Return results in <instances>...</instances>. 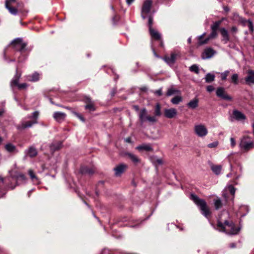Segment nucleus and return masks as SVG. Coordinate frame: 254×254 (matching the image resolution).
<instances>
[{"label":"nucleus","instance_id":"obj_22","mask_svg":"<svg viewBox=\"0 0 254 254\" xmlns=\"http://www.w3.org/2000/svg\"><path fill=\"white\" fill-rule=\"evenodd\" d=\"M21 73H18L17 72V69H16V73H15L14 76L13 77V79H12L11 83H10L11 86H15V85L18 86V85L19 84H18L19 80L21 77Z\"/></svg>","mask_w":254,"mask_h":254},{"label":"nucleus","instance_id":"obj_64","mask_svg":"<svg viewBox=\"0 0 254 254\" xmlns=\"http://www.w3.org/2000/svg\"><path fill=\"white\" fill-rule=\"evenodd\" d=\"M252 127L253 128V132H254V124H253Z\"/></svg>","mask_w":254,"mask_h":254},{"label":"nucleus","instance_id":"obj_32","mask_svg":"<svg viewBox=\"0 0 254 254\" xmlns=\"http://www.w3.org/2000/svg\"><path fill=\"white\" fill-rule=\"evenodd\" d=\"M183 101V98L181 96L178 95L173 98L171 102L173 104L178 105Z\"/></svg>","mask_w":254,"mask_h":254},{"label":"nucleus","instance_id":"obj_13","mask_svg":"<svg viewBox=\"0 0 254 254\" xmlns=\"http://www.w3.org/2000/svg\"><path fill=\"white\" fill-rule=\"evenodd\" d=\"M127 166L125 164H121L114 168L116 176H120L127 169Z\"/></svg>","mask_w":254,"mask_h":254},{"label":"nucleus","instance_id":"obj_57","mask_svg":"<svg viewBox=\"0 0 254 254\" xmlns=\"http://www.w3.org/2000/svg\"><path fill=\"white\" fill-rule=\"evenodd\" d=\"M230 248H235V247H236L235 244H234V243H232V244H230Z\"/></svg>","mask_w":254,"mask_h":254},{"label":"nucleus","instance_id":"obj_59","mask_svg":"<svg viewBox=\"0 0 254 254\" xmlns=\"http://www.w3.org/2000/svg\"><path fill=\"white\" fill-rule=\"evenodd\" d=\"M126 141L127 142H130L131 139H130V138H127L126 139Z\"/></svg>","mask_w":254,"mask_h":254},{"label":"nucleus","instance_id":"obj_31","mask_svg":"<svg viewBox=\"0 0 254 254\" xmlns=\"http://www.w3.org/2000/svg\"><path fill=\"white\" fill-rule=\"evenodd\" d=\"M62 146V142H57L54 143H52L50 145V149L53 151H55L60 149Z\"/></svg>","mask_w":254,"mask_h":254},{"label":"nucleus","instance_id":"obj_8","mask_svg":"<svg viewBox=\"0 0 254 254\" xmlns=\"http://www.w3.org/2000/svg\"><path fill=\"white\" fill-rule=\"evenodd\" d=\"M216 94L218 97L223 100L227 101L232 100V97L227 94L225 88L223 87H218L216 91Z\"/></svg>","mask_w":254,"mask_h":254},{"label":"nucleus","instance_id":"obj_44","mask_svg":"<svg viewBox=\"0 0 254 254\" xmlns=\"http://www.w3.org/2000/svg\"><path fill=\"white\" fill-rule=\"evenodd\" d=\"M39 116V112L38 111H35L32 113V117L28 116L27 117V118L30 119L31 118H32L33 119V120H36L37 121V119Z\"/></svg>","mask_w":254,"mask_h":254},{"label":"nucleus","instance_id":"obj_55","mask_svg":"<svg viewBox=\"0 0 254 254\" xmlns=\"http://www.w3.org/2000/svg\"><path fill=\"white\" fill-rule=\"evenodd\" d=\"M231 31L233 32L236 33L237 31V28L236 27H235V26H233L231 28Z\"/></svg>","mask_w":254,"mask_h":254},{"label":"nucleus","instance_id":"obj_3","mask_svg":"<svg viewBox=\"0 0 254 254\" xmlns=\"http://www.w3.org/2000/svg\"><path fill=\"white\" fill-rule=\"evenodd\" d=\"M239 146L242 152H247L254 148V140L248 136H244L241 138Z\"/></svg>","mask_w":254,"mask_h":254},{"label":"nucleus","instance_id":"obj_63","mask_svg":"<svg viewBox=\"0 0 254 254\" xmlns=\"http://www.w3.org/2000/svg\"><path fill=\"white\" fill-rule=\"evenodd\" d=\"M188 41L189 43H190L191 42V38H189L188 40Z\"/></svg>","mask_w":254,"mask_h":254},{"label":"nucleus","instance_id":"obj_10","mask_svg":"<svg viewBox=\"0 0 254 254\" xmlns=\"http://www.w3.org/2000/svg\"><path fill=\"white\" fill-rule=\"evenodd\" d=\"M205 34V33H204L202 35H200L199 37L198 43L200 45L207 43L210 39L215 38L217 36V31L212 30V32L210 33V34L209 35V36L207 38H206L204 40H202V39L203 38V37Z\"/></svg>","mask_w":254,"mask_h":254},{"label":"nucleus","instance_id":"obj_52","mask_svg":"<svg viewBox=\"0 0 254 254\" xmlns=\"http://www.w3.org/2000/svg\"><path fill=\"white\" fill-rule=\"evenodd\" d=\"M215 89L214 87L212 85L207 86L206 87V90L208 92H211L214 91Z\"/></svg>","mask_w":254,"mask_h":254},{"label":"nucleus","instance_id":"obj_35","mask_svg":"<svg viewBox=\"0 0 254 254\" xmlns=\"http://www.w3.org/2000/svg\"><path fill=\"white\" fill-rule=\"evenodd\" d=\"M8 4H5V7L7 9L9 12L13 15H16L17 14V9L15 7H12V5L7 6Z\"/></svg>","mask_w":254,"mask_h":254},{"label":"nucleus","instance_id":"obj_4","mask_svg":"<svg viewBox=\"0 0 254 254\" xmlns=\"http://www.w3.org/2000/svg\"><path fill=\"white\" fill-rule=\"evenodd\" d=\"M195 134L199 137L205 136L208 134V130L204 125L200 124L195 125L194 127Z\"/></svg>","mask_w":254,"mask_h":254},{"label":"nucleus","instance_id":"obj_30","mask_svg":"<svg viewBox=\"0 0 254 254\" xmlns=\"http://www.w3.org/2000/svg\"><path fill=\"white\" fill-rule=\"evenodd\" d=\"M81 172L82 174L92 175L94 173L95 171L92 168L84 167L81 168Z\"/></svg>","mask_w":254,"mask_h":254},{"label":"nucleus","instance_id":"obj_21","mask_svg":"<svg viewBox=\"0 0 254 254\" xmlns=\"http://www.w3.org/2000/svg\"><path fill=\"white\" fill-rule=\"evenodd\" d=\"M198 106V99L195 98L190 100L187 106L191 109H194L196 108Z\"/></svg>","mask_w":254,"mask_h":254},{"label":"nucleus","instance_id":"obj_15","mask_svg":"<svg viewBox=\"0 0 254 254\" xmlns=\"http://www.w3.org/2000/svg\"><path fill=\"white\" fill-rule=\"evenodd\" d=\"M177 114V111L175 108L166 109L164 110V116L167 118H173Z\"/></svg>","mask_w":254,"mask_h":254},{"label":"nucleus","instance_id":"obj_34","mask_svg":"<svg viewBox=\"0 0 254 254\" xmlns=\"http://www.w3.org/2000/svg\"><path fill=\"white\" fill-rule=\"evenodd\" d=\"M37 154L36 149L33 147H30L27 151V154L31 157L35 156Z\"/></svg>","mask_w":254,"mask_h":254},{"label":"nucleus","instance_id":"obj_42","mask_svg":"<svg viewBox=\"0 0 254 254\" xmlns=\"http://www.w3.org/2000/svg\"><path fill=\"white\" fill-rule=\"evenodd\" d=\"M190 70L192 71V72H194L196 73H198L199 72V68H198V67L197 65L196 64H193L192 65H191L190 67Z\"/></svg>","mask_w":254,"mask_h":254},{"label":"nucleus","instance_id":"obj_62","mask_svg":"<svg viewBox=\"0 0 254 254\" xmlns=\"http://www.w3.org/2000/svg\"><path fill=\"white\" fill-rule=\"evenodd\" d=\"M2 141H3V139L2 138V137H1L0 136V145L1 144Z\"/></svg>","mask_w":254,"mask_h":254},{"label":"nucleus","instance_id":"obj_37","mask_svg":"<svg viewBox=\"0 0 254 254\" xmlns=\"http://www.w3.org/2000/svg\"><path fill=\"white\" fill-rule=\"evenodd\" d=\"M28 174L31 179V180L35 183H38V179L34 174L33 171L32 170H29L28 171Z\"/></svg>","mask_w":254,"mask_h":254},{"label":"nucleus","instance_id":"obj_7","mask_svg":"<svg viewBox=\"0 0 254 254\" xmlns=\"http://www.w3.org/2000/svg\"><path fill=\"white\" fill-rule=\"evenodd\" d=\"M152 1L151 0H145L144 1L141 9V16L143 19H145L146 15L149 13Z\"/></svg>","mask_w":254,"mask_h":254},{"label":"nucleus","instance_id":"obj_58","mask_svg":"<svg viewBox=\"0 0 254 254\" xmlns=\"http://www.w3.org/2000/svg\"><path fill=\"white\" fill-rule=\"evenodd\" d=\"M139 223H137L136 224H135V225H131L130 226L131 227H133V228L136 227H137L139 225Z\"/></svg>","mask_w":254,"mask_h":254},{"label":"nucleus","instance_id":"obj_27","mask_svg":"<svg viewBox=\"0 0 254 254\" xmlns=\"http://www.w3.org/2000/svg\"><path fill=\"white\" fill-rule=\"evenodd\" d=\"M210 167L213 172L216 175H218L220 174L222 170V166L221 165L211 164Z\"/></svg>","mask_w":254,"mask_h":254},{"label":"nucleus","instance_id":"obj_1","mask_svg":"<svg viewBox=\"0 0 254 254\" xmlns=\"http://www.w3.org/2000/svg\"><path fill=\"white\" fill-rule=\"evenodd\" d=\"M217 226L220 231L225 232L229 235H236L240 231V228H236L232 222L227 220L225 221L224 223L218 222Z\"/></svg>","mask_w":254,"mask_h":254},{"label":"nucleus","instance_id":"obj_18","mask_svg":"<svg viewBox=\"0 0 254 254\" xmlns=\"http://www.w3.org/2000/svg\"><path fill=\"white\" fill-rule=\"evenodd\" d=\"M214 51L211 49L208 48L205 50L202 54L203 59H209L211 58L214 55Z\"/></svg>","mask_w":254,"mask_h":254},{"label":"nucleus","instance_id":"obj_46","mask_svg":"<svg viewBox=\"0 0 254 254\" xmlns=\"http://www.w3.org/2000/svg\"><path fill=\"white\" fill-rule=\"evenodd\" d=\"M218 145V141H214L212 143H209L208 144V147L209 148H215L217 147Z\"/></svg>","mask_w":254,"mask_h":254},{"label":"nucleus","instance_id":"obj_23","mask_svg":"<svg viewBox=\"0 0 254 254\" xmlns=\"http://www.w3.org/2000/svg\"><path fill=\"white\" fill-rule=\"evenodd\" d=\"M136 149L139 151L145 150L147 151H151L153 150L152 147L149 144H143L139 145L136 147Z\"/></svg>","mask_w":254,"mask_h":254},{"label":"nucleus","instance_id":"obj_11","mask_svg":"<svg viewBox=\"0 0 254 254\" xmlns=\"http://www.w3.org/2000/svg\"><path fill=\"white\" fill-rule=\"evenodd\" d=\"M234 19V20H239L240 22L243 24L244 25H246V23H248V27L250 29V30L253 32L254 31V25H253V22L249 20H246V19H245L244 18L240 17L238 14L235 13L234 14V17H233Z\"/></svg>","mask_w":254,"mask_h":254},{"label":"nucleus","instance_id":"obj_41","mask_svg":"<svg viewBox=\"0 0 254 254\" xmlns=\"http://www.w3.org/2000/svg\"><path fill=\"white\" fill-rule=\"evenodd\" d=\"M161 107L159 104L157 103L155 106V115L157 116H160L161 115Z\"/></svg>","mask_w":254,"mask_h":254},{"label":"nucleus","instance_id":"obj_48","mask_svg":"<svg viewBox=\"0 0 254 254\" xmlns=\"http://www.w3.org/2000/svg\"><path fill=\"white\" fill-rule=\"evenodd\" d=\"M152 23H153V18L152 16H150L148 18V23L149 29H150V28H152Z\"/></svg>","mask_w":254,"mask_h":254},{"label":"nucleus","instance_id":"obj_51","mask_svg":"<svg viewBox=\"0 0 254 254\" xmlns=\"http://www.w3.org/2000/svg\"><path fill=\"white\" fill-rule=\"evenodd\" d=\"M16 0H6L5 4H8L7 6L12 5L13 3L15 2Z\"/></svg>","mask_w":254,"mask_h":254},{"label":"nucleus","instance_id":"obj_50","mask_svg":"<svg viewBox=\"0 0 254 254\" xmlns=\"http://www.w3.org/2000/svg\"><path fill=\"white\" fill-rule=\"evenodd\" d=\"M18 88L20 89H26L27 87V84L26 83L19 84L17 86Z\"/></svg>","mask_w":254,"mask_h":254},{"label":"nucleus","instance_id":"obj_26","mask_svg":"<svg viewBox=\"0 0 254 254\" xmlns=\"http://www.w3.org/2000/svg\"><path fill=\"white\" fill-rule=\"evenodd\" d=\"M220 32L223 37V40L225 43H227L230 40L228 31L225 28H222L220 29Z\"/></svg>","mask_w":254,"mask_h":254},{"label":"nucleus","instance_id":"obj_49","mask_svg":"<svg viewBox=\"0 0 254 254\" xmlns=\"http://www.w3.org/2000/svg\"><path fill=\"white\" fill-rule=\"evenodd\" d=\"M231 146L232 147H234L236 146V142L235 139L233 137L230 138Z\"/></svg>","mask_w":254,"mask_h":254},{"label":"nucleus","instance_id":"obj_20","mask_svg":"<svg viewBox=\"0 0 254 254\" xmlns=\"http://www.w3.org/2000/svg\"><path fill=\"white\" fill-rule=\"evenodd\" d=\"M40 75L37 72H35L32 75H28L26 76V80L31 82H36L39 80Z\"/></svg>","mask_w":254,"mask_h":254},{"label":"nucleus","instance_id":"obj_38","mask_svg":"<svg viewBox=\"0 0 254 254\" xmlns=\"http://www.w3.org/2000/svg\"><path fill=\"white\" fill-rule=\"evenodd\" d=\"M222 20L217 21L214 22L212 25H211V30H216L217 31L219 27L220 26V24H221Z\"/></svg>","mask_w":254,"mask_h":254},{"label":"nucleus","instance_id":"obj_53","mask_svg":"<svg viewBox=\"0 0 254 254\" xmlns=\"http://www.w3.org/2000/svg\"><path fill=\"white\" fill-rule=\"evenodd\" d=\"M154 93L157 95V96H161L162 95V89L161 88L158 89V90H156L155 92H154Z\"/></svg>","mask_w":254,"mask_h":254},{"label":"nucleus","instance_id":"obj_24","mask_svg":"<svg viewBox=\"0 0 254 254\" xmlns=\"http://www.w3.org/2000/svg\"><path fill=\"white\" fill-rule=\"evenodd\" d=\"M149 30V33L152 38L155 40H158L161 39V35L160 33L152 28H150Z\"/></svg>","mask_w":254,"mask_h":254},{"label":"nucleus","instance_id":"obj_17","mask_svg":"<svg viewBox=\"0 0 254 254\" xmlns=\"http://www.w3.org/2000/svg\"><path fill=\"white\" fill-rule=\"evenodd\" d=\"M233 115L235 119L237 121H244L246 119V116L238 110L233 111Z\"/></svg>","mask_w":254,"mask_h":254},{"label":"nucleus","instance_id":"obj_2","mask_svg":"<svg viewBox=\"0 0 254 254\" xmlns=\"http://www.w3.org/2000/svg\"><path fill=\"white\" fill-rule=\"evenodd\" d=\"M191 199L199 207L201 213L206 217L208 218L211 214L209 208L207 206L206 201L202 199L199 198L195 194H191Z\"/></svg>","mask_w":254,"mask_h":254},{"label":"nucleus","instance_id":"obj_19","mask_svg":"<svg viewBox=\"0 0 254 254\" xmlns=\"http://www.w3.org/2000/svg\"><path fill=\"white\" fill-rule=\"evenodd\" d=\"M53 117L57 122H61L64 120L65 114L62 112H57L54 114Z\"/></svg>","mask_w":254,"mask_h":254},{"label":"nucleus","instance_id":"obj_6","mask_svg":"<svg viewBox=\"0 0 254 254\" xmlns=\"http://www.w3.org/2000/svg\"><path fill=\"white\" fill-rule=\"evenodd\" d=\"M139 116L140 120L142 123L146 121L151 123H154L157 121L156 118L154 116H146V110L145 109H143L140 111Z\"/></svg>","mask_w":254,"mask_h":254},{"label":"nucleus","instance_id":"obj_40","mask_svg":"<svg viewBox=\"0 0 254 254\" xmlns=\"http://www.w3.org/2000/svg\"><path fill=\"white\" fill-rule=\"evenodd\" d=\"M238 79H239V75L238 74L235 73L232 75L231 77L232 82L234 84H238Z\"/></svg>","mask_w":254,"mask_h":254},{"label":"nucleus","instance_id":"obj_39","mask_svg":"<svg viewBox=\"0 0 254 254\" xmlns=\"http://www.w3.org/2000/svg\"><path fill=\"white\" fill-rule=\"evenodd\" d=\"M214 205L216 209H218L222 207V203L220 199H217L214 200Z\"/></svg>","mask_w":254,"mask_h":254},{"label":"nucleus","instance_id":"obj_28","mask_svg":"<svg viewBox=\"0 0 254 254\" xmlns=\"http://www.w3.org/2000/svg\"><path fill=\"white\" fill-rule=\"evenodd\" d=\"M5 150L10 153L16 152L17 149L15 145L12 143H7L5 145Z\"/></svg>","mask_w":254,"mask_h":254},{"label":"nucleus","instance_id":"obj_43","mask_svg":"<svg viewBox=\"0 0 254 254\" xmlns=\"http://www.w3.org/2000/svg\"><path fill=\"white\" fill-rule=\"evenodd\" d=\"M229 73V70H226L223 72L221 73V79L222 80H225L227 79V77L228 76Z\"/></svg>","mask_w":254,"mask_h":254},{"label":"nucleus","instance_id":"obj_14","mask_svg":"<svg viewBox=\"0 0 254 254\" xmlns=\"http://www.w3.org/2000/svg\"><path fill=\"white\" fill-rule=\"evenodd\" d=\"M246 83L251 86L254 84V70H249L248 75L245 78Z\"/></svg>","mask_w":254,"mask_h":254},{"label":"nucleus","instance_id":"obj_33","mask_svg":"<svg viewBox=\"0 0 254 254\" xmlns=\"http://www.w3.org/2000/svg\"><path fill=\"white\" fill-rule=\"evenodd\" d=\"M215 76L214 74L208 73L205 75V79L207 83H210L215 80Z\"/></svg>","mask_w":254,"mask_h":254},{"label":"nucleus","instance_id":"obj_61","mask_svg":"<svg viewBox=\"0 0 254 254\" xmlns=\"http://www.w3.org/2000/svg\"><path fill=\"white\" fill-rule=\"evenodd\" d=\"M3 113V110H0V116H1Z\"/></svg>","mask_w":254,"mask_h":254},{"label":"nucleus","instance_id":"obj_25","mask_svg":"<svg viewBox=\"0 0 254 254\" xmlns=\"http://www.w3.org/2000/svg\"><path fill=\"white\" fill-rule=\"evenodd\" d=\"M126 155L134 164H137L140 162V159L136 155L131 153H127Z\"/></svg>","mask_w":254,"mask_h":254},{"label":"nucleus","instance_id":"obj_56","mask_svg":"<svg viewBox=\"0 0 254 254\" xmlns=\"http://www.w3.org/2000/svg\"><path fill=\"white\" fill-rule=\"evenodd\" d=\"M133 1L134 0H126V1L128 5L131 4Z\"/></svg>","mask_w":254,"mask_h":254},{"label":"nucleus","instance_id":"obj_45","mask_svg":"<svg viewBox=\"0 0 254 254\" xmlns=\"http://www.w3.org/2000/svg\"><path fill=\"white\" fill-rule=\"evenodd\" d=\"M152 161H153V163L157 164H159V165H161L163 163V161H162V159H159V158H155Z\"/></svg>","mask_w":254,"mask_h":254},{"label":"nucleus","instance_id":"obj_36","mask_svg":"<svg viewBox=\"0 0 254 254\" xmlns=\"http://www.w3.org/2000/svg\"><path fill=\"white\" fill-rule=\"evenodd\" d=\"M88 99V101H89L90 103L89 104L86 105L85 106V109H87V110H90L91 111H95V108L94 107V104L91 102V101L90 99L89 98Z\"/></svg>","mask_w":254,"mask_h":254},{"label":"nucleus","instance_id":"obj_5","mask_svg":"<svg viewBox=\"0 0 254 254\" xmlns=\"http://www.w3.org/2000/svg\"><path fill=\"white\" fill-rule=\"evenodd\" d=\"M181 55L179 52H174L171 54L170 56H165L163 59L168 64L173 65L176 60Z\"/></svg>","mask_w":254,"mask_h":254},{"label":"nucleus","instance_id":"obj_47","mask_svg":"<svg viewBox=\"0 0 254 254\" xmlns=\"http://www.w3.org/2000/svg\"><path fill=\"white\" fill-rule=\"evenodd\" d=\"M228 190H229V191H230V192L233 195H234L235 193V189L234 188V187L233 186H232V185H230L228 187Z\"/></svg>","mask_w":254,"mask_h":254},{"label":"nucleus","instance_id":"obj_9","mask_svg":"<svg viewBox=\"0 0 254 254\" xmlns=\"http://www.w3.org/2000/svg\"><path fill=\"white\" fill-rule=\"evenodd\" d=\"M11 44L15 50L19 51H22L26 46V44L23 43L22 40L20 38L14 40L11 42Z\"/></svg>","mask_w":254,"mask_h":254},{"label":"nucleus","instance_id":"obj_29","mask_svg":"<svg viewBox=\"0 0 254 254\" xmlns=\"http://www.w3.org/2000/svg\"><path fill=\"white\" fill-rule=\"evenodd\" d=\"M180 93V92L179 90L174 88L173 87H171L169 88L167 90V92L166 93V95L167 96H170L174 94Z\"/></svg>","mask_w":254,"mask_h":254},{"label":"nucleus","instance_id":"obj_54","mask_svg":"<svg viewBox=\"0 0 254 254\" xmlns=\"http://www.w3.org/2000/svg\"><path fill=\"white\" fill-rule=\"evenodd\" d=\"M75 115H76V116L82 122H85V120L84 119V118L82 117V115L79 114H77V113H75Z\"/></svg>","mask_w":254,"mask_h":254},{"label":"nucleus","instance_id":"obj_16","mask_svg":"<svg viewBox=\"0 0 254 254\" xmlns=\"http://www.w3.org/2000/svg\"><path fill=\"white\" fill-rule=\"evenodd\" d=\"M9 173L10 176L17 180H21L22 181H25L26 177L24 175L20 173H18L17 172L9 171Z\"/></svg>","mask_w":254,"mask_h":254},{"label":"nucleus","instance_id":"obj_60","mask_svg":"<svg viewBox=\"0 0 254 254\" xmlns=\"http://www.w3.org/2000/svg\"><path fill=\"white\" fill-rule=\"evenodd\" d=\"M141 90L145 91H146L147 88L146 87H142L141 88Z\"/></svg>","mask_w":254,"mask_h":254},{"label":"nucleus","instance_id":"obj_12","mask_svg":"<svg viewBox=\"0 0 254 254\" xmlns=\"http://www.w3.org/2000/svg\"><path fill=\"white\" fill-rule=\"evenodd\" d=\"M37 123V121L36 120H32L30 121H23L21 123L17 126V129H24L26 128L31 127L33 125Z\"/></svg>","mask_w":254,"mask_h":254}]
</instances>
